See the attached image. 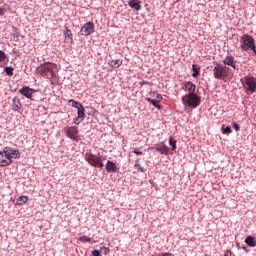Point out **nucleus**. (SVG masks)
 Returning <instances> with one entry per match:
<instances>
[{"mask_svg": "<svg viewBox=\"0 0 256 256\" xmlns=\"http://www.w3.org/2000/svg\"><path fill=\"white\" fill-rule=\"evenodd\" d=\"M55 71H57V64L52 62H45L36 68V73L44 79H49L52 85H55L59 79Z\"/></svg>", "mask_w": 256, "mask_h": 256, "instance_id": "obj_1", "label": "nucleus"}, {"mask_svg": "<svg viewBox=\"0 0 256 256\" xmlns=\"http://www.w3.org/2000/svg\"><path fill=\"white\" fill-rule=\"evenodd\" d=\"M13 159H21L19 149L5 147L3 151H0V167H8L13 163Z\"/></svg>", "mask_w": 256, "mask_h": 256, "instance_id": "obj_2", "label": "nucleus"}, {"mask_svg": "<svg viewBox=\"0 0 256 256\" xmlns=\"http://www.w3.org/2000/svg\"><path fill=\"white\" fill-rule=\"evenodd\" d=\"M214 68H213V77L214 79H219L220 81H223L229 77V67L219 63V62H213Z\"/></svg>", "mask_w": 256, "mask_h": 256, "instance_id": "obj_3", "label": "nucleus"}, {"mask_svg": "<svg viewBox=\"0 0 256 256\" xmlns=\"http://www.w3.org/2000/svg\"><path fill=\"white\" fill-rule=\"evenodd\" d=\"M85 161L91 165V167H98V169H103L105 166L103 161L107 160L105 156H97L91 152H87L84 156Z\"/></svg>", "mask_w": 256, "mask_h": 256, "instance_id": "obj_4", "label": "nucleus"}, {"mask_svg": "<svg viewBox=\"0 0 256 256\" xmlns=\"http://www.w3.org/2000/svg\"><path fill=\"white\" fill-rule=\"evenodd\" d=\"M240 49H242V51H249V49H251L256 55L255 39L249 34H244L240 40Z\"/></svg>", "mask_w": 256, "mask_h": 256, "instance_id": "obj_5", "label": "nucleus"}, {"mask_svg": "<svg viewBox=\"0 0 256 256\" xmlns=\"http://www.w3.org/2000/svg\"><path fill=\"white\" fill-rule=\"evenodd\" d=\"M182 103L184 107H193L196 109V107L201 105V97H199L196 93L186 94L184 97H182Z\"/></svg>", "mask_w": 256, "mask_h": 256, "instance_id": "obj_6", "label": "nucleus"}, {"mask_svg": "<svg viewBox=\"0 0 256 256\" xmlns=\"http://www.w3.org/2000/svg\"><path fill=\"white\" fill-rule=\"evenodd\" d=\"M64 133L68 139L79 142V128L77 126L64 127Z\"/></svg>", "mask_w": 256, "mask_h": 256, "instance_id": "obj_7", "label": "nucleus"}, {"mask_svg": "<svg viewBox=\"0 0 256 256\" xmlns=\"http://www.w3.org/2000/svg\"><path fill=\"white\" fill-rule=\"evenodd\" d=\"M244 89L248 93H254L256 91V78L253 76H246L244 78Z\"/></svg>", "mask_w": 256, "mask_h": 256, "instance_id": "obj_8", "label": "nucleus"}, {"mask_svg": "<svg viewBox=\"0 0 256 256\" xmlns=\"http://www.w3.org/2000/svg\"><path fill=\"white\" fill-rule=\"evenodd\" d=\"M95 33V24L93 22H87L84 24V27L81 28L80 34L84 37H87L89 35H93Z\"/></svg>", "mask_w": 256, "mask_h": 256, "instance_id": "obj_9", "label": "nucleus"}, {"mask_svg": "<svg viewBox=\"0 0 256 256\" xmlns=\"http://www.w3.org/2000/svg\"><path fill=\"white\" fill-rule=\"evenodd\" d=\"M18 92L26 99L33 100V93H37V90L30 88L29 86H24L23 88L19 89Z\"/></svg>", "mask_w": 256, "mask_h": 256, "instance_id": "obj_10", "label": "nucleus"}, {"mask_svg": "<svg viewBox=\"0 0 256 256\" xmlns=\"http://www.w3.org/2000/svg\"><path fill=\"white\" fill-rule=\"evenodd\" d=\"M154 149L158 151V153H161V155H169V147H167L163 142L155 144Z\"/></svg>", "mask_w": 256, "mask_h": 256, "instance_id": "obj_11", "label": "nucleus"}, {"mask_svg": "<svg viewBox=\"0 0 256 256\" xmlns=\"http://www.w3.org/2000/svg\"><path fill=\"white\" fill-rule=\"evenodd\" d=\"M12 109L17 113H23V105L18 97H14L12 102Z\"/></svg>", "mask_w": 256, "mask_h": 256, "instance_id": "obj_12", "label": "nucleus"}, {"mask_svg": "<svg viewBox=\"0 0 256 256\" xmlns=\"http://www.w3.org/2000/svg\"><path fill=\"white\" fill-rule=\"evenodd\" d=\"M196 88H197V86L191 81H187L184 83V91H187L188 94L195 93Z\"/></svg>", "mask_w": 256, "mask_h": 256, "instance_id": "obj_13", "label": "nucleus"}, {"mask_svg": "<svg viewBox=\"0 0 256 256\" xmlns=\"http://www.w3.org/2000/svg\"><path fill=\"white\" fill-rule=\"evenodd\" d=\"M223 63L224 65H228V67H232V69H237V65H235V58L233 56H226Z\"/></svg>", "mask_w": 256, "mask_h": 256, "instance_id": "obj_14", "label": "nucleus"}, {"mask_svg": "<svg viewBox=\"0 0 256 256\" xmlns=\"http://www.w3.org/2000/svg\"><path fill=\"white\" fill-rule=\"evenodd\" d=\"M106 171L107 173H115V171H117V164L111 160H108L106 163Z\"/></svg>", "mask_w": 256, "mask_h": 256, "instance_id": "obj_15", "label": "nucleus"}, {"mask_svg": "<svg viewBox=\"0 0 256 256\" xmlns=\"http://www.w3.org/2000/svg\"><path fill=\"white\" fill-rule=\"evenodd\" d=\"M64 37L67 43H73V33L69 28H65Z\"/></svg>", "mask_w": 256, "mask_h": 256, "instance_id": "obj_16", "label": "nucleus"}, {"mask_svg": "<svg viewBox=\"0 0 256 256\" xmlns=\"http://www.w3.org/2000/svg\"><path fill=\"white\" fill-rule=\"evenodd\" d=\"M245 243L249 247H256V239L253 236H247L245 239Z\"/></svg>", "mask_w": 256, "mask_h": 256, "instance_id": "obj_17", "label": "nucleus"}, {"mask_svg": "<svg viewBox=\"0 0 256 256\" xmlns=\"http://www.w3.org/2000/svg\"><path fill=\"white\" fill-rule=\"evenodd\" d=\"M29 201V197L27 196H20L16 199V203L15 205H25V203H27Z\"/></svg>", "mask_w": 256, "mask_h": 256, "instance_id": "obj_18", "label": "nucleus"}, {"mask_svg": "<svg viewBox=\"0 0 256 256\" xmlns=\"http://www.w3.org/2000/svg\"><path fill=\"white\" fill-rule=\"evenodd\" d=\"M77 115H78V119H81V121H83V119H85L86 117L85 107L80 106L79 108H77Z\"/></svg>", "mask_w": 256, "mask_h": 256, "instance_id": "obj_19", "label": "nucleus"}, {"mask_svg": "<svg viewBox=\"0 0 256 256\" xmlns=\"http://www.w3.org/2000/svg\"><path fill=\"white\" fill-rule=\"evenodd\" d=\"M128 5L132 9H135L136 11H140L141 10V5H139V3H137L135 0H130L128 2Z\"/></svg>", "mask_w": 256, "mask_h": 256, "instance_id": "obj_20", "label": "nucleus"}, {"mask_svg": "<svg viewBox=\"0 0 256 256\" xmlns=\"http://www.w3.org/2000/svg\"><path fill=\"white\" fill-rule=\"evenodd\" d=\"M111 67H113V69H119V67H121V65H123V60H112L110 62Z\"/></svg>", "mask_w": 256, "mask_h": 256, "instance_id": "obj_21", "label": "nucleus"}, {"mask_svg": "<svg viewBox=\"0 0 256 256\" xmlns=\"http://www.w3.org/2000/svg\"><path fill=\"white\" fill-rule=\"evenodd\" d=\"M192 71H193L192 77H199V72L201 71V68L194 64L192 65Z\"/></svg>", "mask_w": 256, "mask_h": 256, "instance_id": "obj_22", "label": "nucleus"}, {"mask_svg": "<svg viewBox=\"0 0 256 256\" xmlns=\"http://www.w3.org/2000/svg\"><path fill=\"white\" fill-rule=\"evenodd\" d=\"M146 101L148 103H151V105H153L154 107H156V109H161V105H159V101L157 100H153L151 98H146Z\"/></svg>", "mask_w": 256, "mask_h": 256, "instance_id": "obj_23", "label": "nucleus"}, {"mask_svg": "<svg viewBox=\"0 0 256 256\" xmlns=\"http://www.w3.org/2000/svg\"><path fill=\"white\" fill-rule=\"evenodd\" d=\"M169 145L172 147V151H175L177 149V140L174 139L173 137L169 138Z\"/></svg>", "mask_w": 256, "mask_h": 256, "instance_id": "obj_24", "label": "nucleus"}, {"mask_svg": "<svg viewBox=\"0 0 256 256\" xmlns=\"http://www.w3.org/2000/svg\"><path fill=\"white\" fill-rule=\"evenodd\" d=\"M134 167H135V169H137V171L139 173H145V169H143V167H141V164H139V160L135 161Z\"/></svg>", "mask_w": 256, "mask_h": 256, "instance_id": "obj_25", "label": "nucleus"}, {"mask_svg": "<svg viewBox=\"0 0 256 256\" xmlns=\"http://www.w3.org/2000/svg\"><path fill=\"white\" fill-rule=\"evenodd\" d=\"M68 103H71V107H75V109H79V107L83 106L81 103L75 100H69Z\"/></svg>", "mask_w": 256, "mask_h": 256, "instance_id": "obj_26", "label": "nucleus"}, {"mask_svg": "<svg viewBox=\"0 0 256 256\" xmlns=\"http://www.w3.org/2000/svg\"><path fill=\"white\" fill-rule=\"evenodd\" d=\"M78 241H81V243H91V238L87 236H81L78 238Z\"/></svg>", "mask_w": 256, "mask_h": 256, "instance_id": "obj_27", "label": "nucleus"}, {"mask_svg": "<svg viewBox=\"0 0 256 256\" xmlns=\"http://www.w3.org/2000/svg\"><path fill=\"white\" fill-rule=\"evenodd\" d=\"M4 71H5L6 75H9V77H13V71H14L13 68H11V67H5V68H4Z\"/></svg>", "mask_w": 256, "mask_h": 256, "instance_id": "obj_28", "label": "nucleus"}, {"mask_svg": "<svg viewBox=\"0 0 256 256\" xmlns=\"http://www.w3.org/2000/svg\"><path fill=\"white\" fill-rule=\"evenodd\" d=\"M7 59V54L3 50H0V63H3Z\"/></svg>", "mask_w": 256, "mask_h": 256, "instance_id": "obj_29", "label": "nucleus"}, {"mask_svg": "<svg viewBox=\"0 0 256 256\" xmlns=\"http://www.w3.org/2000/svg\"><path fill=\"white\" fill-rule=\"evenodd\" d=\"M233 128L235 129V131H239L241 129V126H239V124L237 123H233Z\"/></svg>", "mask_w": 256, "mask_h": 256, "instance_id": "obj_30", "label": "nucleus"}, {"mask_svg": "<svg viewBox=\"0 0 256 256\" xmlns=\"http://www.w3.org/2000/svg\"><path fill=\"white\" fill-rule=\"evenodd\" d=\"M92 255H93V256H101V251H99V250H94V251H92Z\"/></svg>", "mask_w": 256, "mask_h": 256, "instance_id": "obj_31", "label": "nucleus"}, {"mask_svg": "<svg viewBox=\"0 0 256 256\" xmlns=\"http://www.w3.org/2000/svg\"><path fill=\"white\" fill-rule=\"evenodd\" d=\"M101 249L103 250L104 249V255H109V248H107V247H101Z\"/></svg>", "mask_w": 256, "mask_h": 256, "instance_id": "obj_32", "label": "nucleus"}, {"mask_svg": "<svg viewBox=\"0 0 256 256\" xmlns=\"http://www.w3.org/2000/svg\"><path fill=\"white\" fill-rule=\"evenodd\" d=\"M223 133H232L231 127L227 126V127L224 129Z\"/></svg>", "mask_w": 256, "mask_h": 256, "instance_id": "obj_33", "label": "nucleus"}, {"mask_svg": "<svg viewBox=\"0 0 256 256\" xmlns=\"http://www.w3.org/2000/svg\"><path fill=\"white\" fill-rule=\"evenodd\" d=\"M133 153H135V155H143V152L137 150V148L134 149Z\"/></svg>", "mask_w": 256, "mask_h": 256, "instance_id": "obj_34", "label": "nucleus"}, {"mask_svg": "<svg viewBox=\"0 0 256 256\" xmlns=\"http://www.w3.org/2000/svg\"><path fill=\"white\" fill-rule=\"evenodd\" d=\"M156 101H158V103H161L162 101H163V97L161 96V95H157V100Z\"/></svg>", "mask_w": 256, "mask_h": 256, "instance_id": "obj_35", "label": "nucleus"}, {"mask_svg": "<svg viewBox=\"0 0 256 256\" xmlns=\"http://www.w3.org/2000/svg\"><path fill=\"white\" fill-rule=\"evenodd\" d=\"M160 256H173V254L166 252V253H161Z\"/></svg>", "mask_w": 256, "mask_h": 256, "instance_id": "obj_36", "label": "nucleus"}, {"mask_svg": "<svg viewBox=\"0 0 256 256\" xmlns=\"http://www.w3.org/2000/svg\"><path fill=\"white\" fill-rule=\"evenodd\" d=\"M243 251H245L246 253H249V250L247 249V246H242Z\"/></svg>", "mask_w": 256, "mask_h": 256, "instance_id": "obj_37", "label": "nucleus"}, {"mask_svg": "<svg viewBox=\"0 0 256 256\" xmlns=\"http://www.w3.org/2000/svg\"><path fill=\"white\" fill-rule=\"evenodd\" d=\"M0 15H5V10H3L2 8H0Z\"/></svg>", "mask_w": 256, "mask_h": 256, "instance_id": "obj_38", "label": "nucleus"}]
</instances>
